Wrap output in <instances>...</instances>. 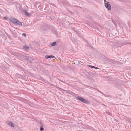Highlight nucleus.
I'll list each match as a JSON object with an SVG mask.
<instances>
[{
	"label": "nucleus",
	"mask_w": 131,
	"mask_h": 131,
	"mask_svg": "<svg viewBox=\"0 0 131 131\" xmlns=\"http://www.w3.org/2000/svg\"><path fill=\"white\" fill-rule=\"evenodd\" d=\"M57 45V42H53V43H52L51 44V45L52 46H55V45Z\"/></svg>",
	"instance_id": "9b49d317"
},
{
	"label": "nucleus",
	"mask_w": 131,
	"mask_h": 131,
	"mask_svg": "<svg viewBox=\"0 0 131 131\" xmlns=\"http://www.w3.org/2000/svg\"><path fill=\"white\" fill-rule=\"evenodd\" d=\"M103 94L104 96H105V97H111V96H109V95H106L105 94Z\"/></svg>",
	"instance_id": "4468645a"
},
{
	"label": "nucleus",
	"mask_w": 131,
	"mask_h": 131,
	"mask_svg": "<svg viewBox=\"0 0 131 131\" xmlns=\"http://www.w3.org/2000/svg\"><path fill=\"white\" fill-rule=\"evenodd\" d=\"M22 36L25 37H26V34L25 33H23L22 34Z\"/></svg>",
	"instance_id": "2eb2a0df"
},
{
	"label": "nucleus",
	"mask_w": 131,
	"mask_h": 131,
	"mask_svg": "<svg viewBox=\"0 0 131 131\" xmlns=\"http://www.w3.org/2000/svg\"><path fill=\"white\" fill-rule=\"evenodd\" d=\"M105 5L106 7L107 8L108 10H110L111 9V6L110 4L108 3H105Z\"/></svg>",
	"instance_id": "7ed1b4c3"
},
{
	"label": "nucleus",
	"mask_w": 131,
	"mask_h": 131,
	"mask_svg": "<svg viewBox=\"0 0 131 131\" xmlns=\"http://www.w3.org/2000/svg\"><path fill=\"white\" fill-rule=\"evenodd\" d=\"M40 123L41 124V127L40 128V131H42L44 130V128L43 127V126L42 124V122H40Z\"/></svg>",
	"instance_id": "423d86ee"
},
{
	"label": "nucleus",
	"mask_w": 131,
	"mask_h": 131,
	"mask_svg": "<svg viewBox=\"0 0 131 131\" xmlns=\"http://www.w3.org/2000/svg\"><path fill=\"white\" fill-rule=\"evenodd\" d=\"M23 12L27 16L29 17L30 15V14L28 13L25 10H24Z\"/></svg>",
	"instance_id": "39448f33"
},
{
	"label": "nucleus",
	"mask_w": 131,
	"mask_h": 131,
	"mask_svg": "<svg viewBox=\"0 0 131 131\" xmlns=\"http://www.w3.org/2000/svg\"><path fill=\"white\" fill-rule=\"evenodd\" d=\"M77 99L82 102L84 103H89V101L85 99L82 98L80 96H78L77 97Z\"/></svg>",
	"instance_id": "f257e3e1"
},
{
	"label": "nucleus",
	"mask_w": 131,
	"mask_h": 131,
	"mask_svg": "<svg viewBox=\"0 0 131 131\" xmlns=\"http://www.w3.org/2000/svg\"><path fill=\"white\" fill-rule=\"evenodd\" d=\"M16 25H21L22 26V23L19 20H18V21H17V24Z\"/></svg>",
	"instance_id": "1a4fd4ad"
},
{
	"label": "nucleus",
	"mask_w": 131,
	"mask_h": 131,
	"mask_svg": "<svg viewBox=\"0 0 131 131\" xmlns=\"http://www.w3.org/2000/svg\"><path fill=\"white\" fill-rule=\"evenodd\" d=\"M8 124L12 127H15L13 123L11 122H9Z\"/></svg>",
	"instance_id": "0eeeda50"
},
{
	"label": "nucleus",
	"mask_w": 131,
	"mask_h": 131,
	"mask_svg": "<svg viewBox=\"0 0 131 131\" xmlns=\"http://www.w3.org/2000/svg\"><path fill=\"white\" fill-rule=\"evenodd\" d=\"M24 48L25 49V50H28L29 49V47L28 46H25L24 47Z\"/></svg>",
	"instance_id": "ddd939ff"
},
{
	"label": "nucleus",
	"mask_w": 131,
	"mask_h": 131,
	"mask_svg": "<svg viewBox=\"0 0 131 131\" xmlns=\"http://www.w3.org/2000/svg\"><path fill=\"white\" fill-rule=\"evenodd\" d=\"M25 59L28 61L29 62H31V60L30 59V58L28 57H26L25 58Z\"/></svg>",
	"instance_id": "9d476101"
},
{
	"label": "nucleus",
	"mask_w": 131,
	"mask_h": 131,
	"mask_svg": "<svg viewBox=\"0 0 131 131\" xmlns=\"http://www.w3.org/2000/svg\"><path fill=\"white\" fill-rule=\"evenodd\" d=\"M54 57V56L52 55H46L45 56L46 59H48L49 58H53Z\"/></svg>",
	"instance_id": "20e7f679"
},
{
	"label": "nucleus",
	"mask_w": 131,
	"mask_h": 131,
	"mask_svg": "<svg viewBox=\"0 0 131 131\" xmlns=\"http://www.w3.org/2000/svg\"><path fill=\"white\" fill-rule=\"evenodd\" d=\"M109 115H111V113H109V114H108Z\"/></svg>",
	"instance_id": "6ab92c4d"
},
{
	"label": "nucleus",
	"mask_w": 131,
	"mask_h": 131,
	"mask_svg": "<svg viewBox=\"0 0 131 131\" xmlns=\"http://www.w3.org/2000/svg\"><path fill=\"white\" fill-rule=\"evenodd\" d=\"M4 19H6V20H7V18H5V17H4Z\"/></svg>",
	"instance_id": "f3484780"
},
{
	"label": "nucleus",
	"mask_w": 131,
	"mask_h": 131,
	"mask_svg": "<svg viewBox=\"0 0 131 131\" xmlns=\"http://www.w3.org/2000/svg\"><path fill=\"white\" fill-rule=\"evenodd\" d=\"M88 67H91V68H93L96 69H99V68H97V67H96L95 66H91L90 65H88Z\"/></svg>",
	"instance_id": "6e6552de"
},
{
	"label": "nucleus",
	"mask_w": 131,
	"mask_h": 131,
	"mask_svg": "<svg viewBox=\"0 0 131 131\" xmlns=\"http://www.w3.org/2000/svg\"><path fill=\"white\" fill-rule=\"evenodd\" d=\"M59 88L60 89H61V90H63V91H64L63 89H61V88Z\"/></svg>",
	"instance_id": "a211bd4d"
},
{
	"label": "nucleus",
	"mask_w": 131,
	"mask_h": 131,
	"mask_svg": "<svg viewBox=\"0 0 131 131\" xmlns=\"http://www.w3.org/2000/svg\"><path fill=\"white\" fill-rule=\"evenodd\" d=\"M66 2V4H67L68 5H69V6H70V4H69V2Z\"/></svg>",
	"instance_id": "dca6fc26"
},
{
	"label": "nucleus",
	"mask_w": 131,
	"mask_h": 131,
	"mask_svg": "<svg viewBox=\"0 0 131 131\" xmlns=\"http://www.w3.org/2000/svg\"><path fill=\"white\" fill-rule=\"evenodd\" d=\"M9 20L14 24L16 25L17 24V21H18V20L17 19L15 18H10Z\"/></svg>",
	"instance_id": "f03ea898"
},
{
	"label": "nucleus",
	"mask_w": 131,
	"mask_h": 131,
	"mask_svg": "<svg viewBox=\"0 0 131 131\" xmlns=\"http://www.w3.org/2000/svg\"><path fill=\"white\" fill-rule=\"evenodd\" d=\"M12 33L14 35H16L17 34L16 33L15 30L12 31Z\"/></svg>",
	"instance_id": "f8f14e48"
}]
</instances>
